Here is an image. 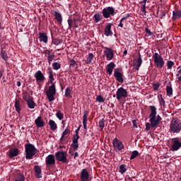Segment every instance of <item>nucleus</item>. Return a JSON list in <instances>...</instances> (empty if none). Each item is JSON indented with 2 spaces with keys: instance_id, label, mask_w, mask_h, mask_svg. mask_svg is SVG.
Returning a JSON list of instances; mask_svg holds the SVG:
<instances>
[{
  "instance_id": "nucleus-1",
  "label": "nucleus",
  "mask_w": 181,
  "mask_h": 181,
  "mask_svg": "<svg viewBox=\"0 0 181 181\" xmlns=\"http://www.w3.org/2000/svg\"><path fill=\"white\" fill-rule=\"evenodd\" d=\"M151 110V113L149 115L148 118L149 122L146 123V131H151V128H154V129H156L158 128V126L159 124H160V122L162 121V117L160 115H156L158 114L156 112V107L153 105H151L148 107Z\"/></svg>"
},
{
  "instance_id": "nucleus-2",
  "label": "nucleus",
  "mask_w": 181,
  "mask_h": 181,
  "mask_svg": "<svg viewBox=\"0 0 181 181\" xmlns=\"http://www.w3.org/2000/svg\"><path fill=\"white\" fill-rule=\"evenodd\" d=\"M169 132L170 134H180L181 132V121L180 119L173 117L170 121L169 126Z\"/></svg>"
},
{
  "instance_id": "nucleus-3",
  "label": "nucleus",
  "mask_w": 181,
  "mask_h": 181,
  "mask_svg": "<svg viewBox=\"0 0 181 181\" xmlns=\"http://www.w3.org/2000/svg\"><path fill=\"white\" fill-rule=\"evenodd\" d=\"M25 159H33V156L37 153V148L32 144L25 145Z\"/></svg>"
},
{
  "instance_id": "nucleus-4",
  "label": "nucleus",
  "mask_w": 181,
  "mask_h": 181,
  "mask_svg": "<svg viewBox=\"0 0 181 181\" xmlns=\"http://www.w3.org/2000/svg\"><path fill=\"white\" fill-rule=\"evenodd\" d=\"M153 59L154 61V64L157 69H162V67L165 66V61H163L162 55L159 54L158 52H155L153 54Z\"/></svg>"
},
{
  "instance_id": "nucleus-5",
  "label": "nucleus",
  "mask_w": 181,
  "mask_h": 181,
  "mask_svg": "<svg viewBox=\"0 0 181 181\" xmlns=\"http://www.w3.org/2000/svg\"><path fill=\"white\" fill-rule=\"evenodd\" d=\"M46 95L49 103L54 101V96L56 95V83H52V86L48 87V89L46 91Z\"/></svg>"
},
{
  "instance_id": "nucleus-6",
  "label": "nucleus",
  "mask_w": 181,
  "mask_h": 181,
  "mask_svg": "<svg viewBox=\"0 0 181 181\" xmlns=\"http://www.w3.org/2000/svg\"><path fill=\"white\" fill-rule=\"evenodd\" d=\"M113 97H116L117 100L120 101L122 98H127L128 97V91L123 87H120L117 89L116 95H114Z\"/></svg>"
},
{
  "instance_id": "nucleus-7",
  "label": "nucleus",
  "mask_w": 181,
  "mask_h": 181,
  "mask_svg": "<svg viewBox=\"0 0 181 181\" xmlns=\"http://www.w3.org/2000/svg\"><path fill=\"white\" fill-rule=\"evenodd\" d=\"M102 13L103 18L108 19L110 16H114V15H115V8L112 6L104 8L102 11Z\"/></svg>"
},
{
  "instance_id": "nucleus-8",
  "label": "nucleus",
  "mask_w": 181,
  "mask_h": 181,
  "mask_svg": "<svg viewBox=\"0 0 181 181\" xmlns=\"http://www.w3.org/2000/svg\"><path fill=\"white\" fill-rule=\"evenodd\" d=\"M181 148V141L179 140V137H175L171 139V146L170 147V151L173 152L179 151Z\"/></svg>"
},
{
  "instance_id": "nucleus-9",
  "label": "nucleus",
  "mask_w": 181,
  "mask_h": 181,
  "mask_svg": "<svg viewBox=\"0 0 181 181\" xmlns=\"http://www.w3.org/2000/svg\"><path fill=\"white\" fill-rule=\"evenodd\" d=\"M57 160L62 163H67V152L64 151H58L55 153Z\"/></svg>"
},
{
  "instance_id": "nucleus-10",
  "label": "nucleus",
  "mask_w": 181,
  "mask_h": 181,
  "mask_svg": "<svg viewBox=\"0 0 181 181\" xmlns=\"http://www.w3.org/2000/svg\"><path fill=\"white\" fill-rule=\"evenodd\" d=\"M112 145L116 152H121V151L124 148V143L117 138L113 139Z\"/></svg>"
},
{
  "instance_id": "nucleus-11",
  "label": "nucleus",
  "mask_w": 181,
  "mask_h": 181,
  "mask_svg": "<svg viewBox=\"0 0 181 181\" xmlns=\"http://www.w3.org/2000/svg\"><path fill=\"white\" fill-rule=\"evenodd\" d=\"M81 181H91V177L90 176V173L86 168H83L81 171L80 174Z\"/></svg>"
},
{
  "instance_id": "nucleus-12",
  "label": "nucleus",
  "mask_w": 181,
  "mask_h": 181,
  "mask_svg": "<svg viewBox=\"0 0 181 181\" xmlns=\"http://www.w3.org/2000/svg\"><path fill=\"white\" fill-rule=\"evenodd\" d=\"M45 165L49 168L50 166L53 167L56 165V158L54 155L49 154L45 158Z\"/></svg>"
},
{
  "instance_id": "nucleus-13",
  "label": "nucleus",
  "mask_w": 181,
  "mask_h": 181,
  "mask_svg": "<svg viewBox=\"0 0 181 181\" xmlns=\"http://www.w3.org/2000/svg\"><path fill=\"white\" fill-rule=\"evenodd\" d=\"M121 69H114V77L116 79V81H118V83H121V84H122V83H124V74H122V73H121Z\"/></svg>"
},
{
  "instance_id": "nucleus-14",
  "label": "nucleus",
  "mask_w": 181,
  "mask_h": 181,
  "mask_svg": "<svg viewBox=\"0 0 181 181\" xmlns=\"http://www.w3.org/2000/svg\"><path fill=\"white\" fill-rule=\"evenodd\" d=\"M181 18V8H179V6H175L174 8V11H173V22H175V21H179Z\"/></svg>"
},
{
  "instance_id": "nucleus-15",
  "label": "nucleus",
  "mask_w": 181,
  "mask_h": 181,
  "mask_svg": "<svg viewBox=\"0 0 181 181\" xmlns=\"http://www.w3.org/2000/svg\"><path fill=\"white\" fill-rule=\"evenodd\" d=\"M34 77H35L36 83L37 84H40V83H45V80H46L45 75H43V73H42L41 71H37L35 74Z\"/></svg>"
},
{
  "instance_id": "nucleus-16",
  "label": "nucleus",
  "mask_w": 181,
  "mask_h": 181,
  "mask_svg": "<svg viewBox=\"0 0 181 181\" xmlns=\"http://www.w3.org/2000/svg\"><path fill=\"white\" fill-rule=\"evenodd\" d=\"M78 139H80V135L74 134L73 136L71 148H72L74 151H77L78 149Z\"/></svg>"
},
{
  "instance_id": "nucleus-17",
  "label": "nucleus",
  "mask_w": 181,
  "mask_h": 181,
  "mask_svg": "<svg viewBox=\"0 0 181 181\" xmlns=\"http://www.w3.org/2000/svg\"><path fill=\"white\" fill-rule=\"evenodd\" d=\"M68 22V25H69V29H70L71 30V28H78V18H69L67 20Z\"/></svg>"
},
{
  "instance_id": "nucleus-18",
  "label": "nucleus",
  "mask_w": 181,
  "mask_h": 181,
  "mask_svg": "<svg viewBox=\"0 0 181 181\" xmlns=\"http://www.w3.org/2000/svg\"><path fill=\"white\" fill-rule=\"evenodd\" d=\"M20 151L16 148H11L8 150V158L13 159L15 156H18L20 153Z\"/></svg>"
},
{
  "instance_id": "nucleus-19",
  "label": "nucleus",
  "mask_w": 181,
  "mask_h": 181,
  "mask_svg": "<svg viewBox=\"0 0 181 181\" xmlns=\"http://www.w3.org/2000/svg\"><path fill=\"white\" fill-rule=\"evenodd\" d=\"M105 51L104 52V53L106 55L107 60H112L114 57V50L107 47H105Z\"/></svg>"
},
{
  "instance_id": "nucleus-20",
  "label": "nucleus",
  "mask_w": 181,
  "mask_h": 181,
  "mask_svg": "<svg viewBox=\"0 0 181 181\" xmlns=\"http://www.w3.org/2000/svg\"><path fill=\"white\" fill-rule=\"evenodd\" d=\"M22 104H23V101H22L19 99H16L14 107H15L16 111V112H18V114H21V111H22Z\"/></svg>"
},
{
  "instance_id": "nucleus-21",
  "label": "nucleus",
  "mask_w": 181,
  "mask_h": 181,
  "mask_svg": "<svg viewBox=\"0 0 181 181\" xmlns=\"http://www.w3.org/2000/svg\"><path fill=\"white\" fill-rule=\"evenodd\" d=\"M35 124L37 127V128H43L46 125V123L45 121H43V118H42V116H39L37 117V119L35 120Z\"/></svg>"
},
{
  "instance_id": "nucleus-22",
  "label": "nucleus",
  "mask_w": 181,
  "mask_h": 181,
  "mask_svg": "<svg viewBox=\"0 0 181 181\" xmlns=\"http://www.w3.org/2000/svg\"><path fill=\"white\" fill-rule=\"evenodd\" d=\"M116 64L114 62H110L106 66V73L107 74H109V76H111L112 74V71H114V69L116 67Z\"/></svg>"
},
{
  "instance_id": "nucleus-23",
  "label": "nucleus",
  "mask_w": 181,
  "mask_h": 181,
  "mask_svg": "<svg viewBox=\"0 0 181 181\" xmlns=\"http://www.w3.org/2000/svg\"><path fill=\"white\" fill-rule=\"evenodd\" d=\"M34 172L35 176L37 179H42V167H40V165H35Z\"/></svg>"
},
{
  "instance_id": "nucleus-24",
  "label": "nucleus",
  "mask_w": 181,
  "mask_h": 181,
  "mask_svg": "<svg viewBox=\"0 0 181 181\" xmlns=\"http://www.w3.org/2000/svg\"><path fill=\"white\" fill-rule=\"evenodd\" d=\"M90 111L84 110L83 115V129H87V122L88 121V114Z\"/></svg>"
},
{
  "instance_id": "nucleus-25",
  "label": "nucleus",
  "mask_w": 181,
  "mask_h": 181,
  "mask_svg": "<svg viewBox=\"0 0 181 181\" xmlns=\"http://www.w3.org/2000/svg\"><path fill=\"white\" fill-rule=\"evenodd\" d=\"M27 105L30 110L35 109V107H36V103H35V100H33V97L30 95L28 96V100H27Z\"/></svg>"
},
{
  "instance_id": "nucleus-26",
  "label": "nucleus",
  "mask_w": 181,
  "mask_h": 181,
  "mask_svg": "<svg viewBox=\"0 0 181 181\" xmlns=\"http://www.w3.org/2000/svg\"><path fill=\"white\" fill-rule=\"evenodd\" d=\"M47 73L49 74V81H48V84H56V83H54V77L53 76V70L52 68L49 67L47 69Z\"/></svg>"
},
{
  "instance_id": "nucleus-27",
  "label": "nucleus",
  "mask_w": 181,
  "mask_h": 181,
  "mask_svg": "<svg viewBox=\"0 0 181 181\" xmlns=\"http://www.w3.org/2000/svg\"><path fill=\"white\" fill-rule=\"evenodd\" d=\"M38 39L40 42H43V43H47L48 37L46 33H39Z\"/></svg>"
},
{
  "instance_id": "nucleus-28",
  "label": "nucleus",
  "mask_w": 181,
  "mask_h": 181,
  "mask_svg": "<svg viewBox=\"0 0 181 181\" xmlns=\"http://www.w3.org/2000/svg\"><path fill=\"white\" fill-rule=\"evenodd\" d=\"M54 16L59 25H62V23L63 22V18L62 17V14L57 11H54Z\"/></svg>"
},
{
  "instance_id": "nucleus-29",
  "label": "nucleus",
  "mask_w": 181,
  "mask_h": 181,
  "mask_svg": "<svg viewBox=\"0 0 181 181\" xmlns=\"http://www.w3.org/2000/svg\"><path fill=\"white\" fill-rule=\"evenodd\" d=\"M111 23H108L104 30L105 36H112V31H111Z\"/></svg>"
},
{
  "instance_id": "nucleus-30",
  "label": "nucleus",
  "mask_w": 181,
  "mask_h": 181,
  "mask_svg": "<svg viewBox=\"0 0 181 181\" xmlns=\"http://www.w3.org/2000/svg\"><path fill=\"white\" fill-rule=\"evenodd\" d=\"M142 64V57H141V54H139V57L136 59L135 62V69L139 70V68L141 67Z\"/></svg>"
},
{
  "instance_id": "nucleus-31",
  "label": "nucleus",
  "mask_w": 181,
  "mask_h": 181,
  "mask_svg": "<svg viewBox=\"0 0 181 181\" xmlns=\"http://www.w3.org/2000/svg\"><path fill=\"white\" fill-rule=\"evenodd\" d=\"M51 131H56L57 129V124H56V122L53 119H49L48 122Z\"/></svg>"
},
{
  "instance_id": "nucleus-32",
  "label": "nucleus",
  "mask_w": 181,
  "mask_h": 181,
  "mask_svg": "<svg viewBox=\"0 0 181 181\" xmlns=\"http://www.w3.org/2000/svg\"><path fill=\"white\" fill-rule=\"evenodd\" d=\"M102 20H103V15H101V13H96L94 14L93 21L95 23H98V22H100V21H102Z\"/></svg>"
},
{
  "instance_id": "nucleus-33",
  "label": "nucleus",
  "mask_w": 181,
  "mask_h": 181,
  "mask_svg": "<svg viewBox=\"0 0 181 181\" xmlns=\"http://www.w3.org/2000/svg\"><path fill=\"white\" fill-rule=\"evenodd\" d=\"M0 56L2 57V59L8 62V53L6 52V51L4 49V47L1 48V53H0Z\"/></svg>"
},
{
  "instance_id": "nucleus-34",
  "label": "nucleus",
  "mask_w": 181,
  "mask_h": 181,
  "mask_svg": "<svg viewBox=\"0 0 181 181\" xmlns=\"http://www.w3.org/2000/svg\"><path fill=\"white\" fill-rule=\"evenodd\" d=\"M166 93L168 97H172V95H173V89L171 86H166Z\"/></svg>"
},
{
  "instance_id": "nucleus-35",
  "label": "nucleus",
  "mask_w": 181,
  "mask_h": 181,
  "mask_svg": "<svg viewBox=\"0 0 181 181\" xmlns=\"http://www.w3.org/2000/svg\"><path fill=\"white\" fill-rule=\"evenodd\" d=\"M158 101L160 106L163 105V107L165 108V106L166 105V102H165V99H163V96L162 94H160L158 95Z\"/></svg>"
},
{
  "instance_id": "nucleus-36",
  "label": "nucleus",
  "mask_w": 181,
  "mask_h": 181,
  "mask_svg": "<svg viewBox=\"0 0 181 181\" xmlns=\"http://www.w3.org/2000/svg\"><path fill=\"white\" fill-rule=\"evenodd\" d=\"M93 59H94V54L93 53L88 54L87 60L85 61V63L86 64H91V62H93Z\"/></svg>"
},
{
  "instance_id": "nucleus-37",
  "label": "nucleus",
  "mask_w": 181,
  "mask_h": 181,
  "mask_svg": "<svg viewBox=\"0 0 181 181\" xmlns=\"http://www.w3.org/2000/svg\"><path fill=\"white\" fill-rule=\"evenodd\" d=\"M71 134V131L70 129H69L68 128H66L62 134V136L60 138V141H63V139H64V137L66 136V135H70Z\"/></svg>"
},
{
  "instance_id": "nucleus-38",
  "label": "nucleus",
  "mask_w": 181,
  "mask_h": 181,
  "mask_svg": "<svg viewBox=\"0 0 181 181\" xmlns=\"http://www.w3.org/2000/svg\"><path fill=\"white\" fill-rule=\"evenodd\" d=\"M119 173H121V175H124V173L127 172V165L125 164H122L119 165Z\"/></svg>"
},
{
  "instance_id": "nucleus-39",
  "label": "nucleus",
  "mask_w": 181,
  "mask_h": 181,
  "mask_svg": "<svg viewBox=\"0 0 181 181\" xmlns=\"http://www.w3.org/2000/svg\"><path fill=\"white\" fill-rule=\"evenodd\" d=\"M65 96L67 98H71V88L70 87H67L65 90Z\"/></svg>"
},
{
  "instance_id": "nucleus-40",
  "label": "nucleus",
  "mask_w": 181,
  "mask_h": 181,
  "mask_svg": "<svg viewBox=\"0 0 181 181\" xmlns=\"http://www.w3.org/2000/svg\"><path fill=\"white\" fill-rule=\"evenodd\" d=\"M56 117L58 118V119H59V121H62L64 117V115L62 112V111L58 110L56 113Z\"/></svg>"
},
{
  "instance_id": "nucleus-41",
  "label": "nucleus",
  "mask_w": 181,
  "mask_h": 181,
  "mask_svg": "<svg viewBox=\"0 0 181 181\" xmlns=\"http://www.w3.org/2000/svg\"><path fill=\"white\" fill-rule=\"evenodd\" d=\"M104 127H105V120L104 119H102L99 121V127L100 131H103V129H104Z\"/></svg>"
},
{
  "instance_id": "nucleus-42",
  "label": "nucleus",
  "mask_w": 181,
  "mask_h": 181,
  "mask_svg": "<svg viewBox=\"0 0 181 181\" xmlns=\"http://www.w3.org/2000/svg\"><path fill=\"white\" fill-rule=\"evenodd\" d=\"M62 67V64L59 62H54L52 64V69L53 70H59Z\"/></svg>"
},
{
  "instance_id": "nucleus-43",
  "label": "nucleus",
  "mask_w": 181,
  "mask_h": 181,
  "mask_svg": "<svg viewBox=\"0 0 181 181\" xmlns=\"http://www.w3.org/2000/svg\"><path fill=\"white\" fill-rule=\"evenodd\" d=\"M139 155V152H138V151H134L133 152H132V155L130 156V160L135 159V158H136Z\"/></svg>"
},
{
  "instance_id": "nucleus-44",
  "label": "nucleus",
  "mask_w": 181,
  "mask_h": 181,
  "mask_svg": "<svg viewBox=\"0 0 181 181\" xmlns=\"http://www.w3.org/2000/svg\"><path fill=\"white\" fill-rule=\"evenodd\" d=\"M54 59V53H52V54H49L47 57V62L49 64H52V62Z\"/></svg>"
},
{
  "instance_id": "nucleus-45",
  "label": "nucleus",
  "mask_w": 181,
  "mask_h": 181,
  "mask_svg": "<svg viewBox=\"0 0 181 181\" xmlns=\"http://www.w3.org/2000/svg\"><path fill=\"white\" fill-rule=\"evenodd\" d=\"M175 66V62L173 61H168L167 62V69L168 70H172V67Z\"/></svg>"
},
{
  "instance_id": "nucleus-46",
  "label": "nucleus",
  "mask_w": 181,
  "mask_h": 181,
  "mask_svg": "<svg viewBox=\"0 0 181 181\" xmlns=\"http://www.w3.org/2000/svg\"><path fill=\"white\" fill-rule=\"evenodd\" d=\"M96 101L98 103H104V101H105V99H104V98L103 97V95H99L96 97Z\"/></svg>"
},
{
  "instance_id": "nucleus-47",
  "label": "nucleus",
  "mask_w": 181,
  "mask_h": 181,
  "mask_svg": "<svg viewBox=\"0 0 181 181\" xmlns=\"http://www.w3.org/2000/svg\"><path fill=\"white\" fill-rule=\"evenodd\" d=\"M152 86L154 91H158L159 90V87H160L159 83H152Z\"/></svg>"
},
{
  "instance_id": "nucleus-48",
  "label": "nucleus",
  "mask_w": 181,
  "mask_h": 181,
  "mask_svg": "<svg viewBox=\"0 0 181 181\" xmlns=\"http://www.w3.org/2000/svg\"><path fill=\"white\" fill-rule=\"evenodd\" d=\"M52 42L54 43V45H55L56 46H59V45L60 43H62V40L57 39V38H52Z\"/></svg>"
},
{
  "instance_id": "nucleus-49",
  "label": "nucleus",
  "mask_w": 181,
  "mask_h": 181,
  "mask_svg": "<svg viewBox=\"0 0 181 181\" xmlns=\"http://www.w3.org/2000/svg\"><path fill=\"white\" fill-rule=\"evenodd\" d=\"M141 12L144 13L145 16H146V6L142 5L140 8Z\"/></svg>"
},
{
  "instance_id": "nucleus-50",
  "label": "nucleus",
  "mask_w": 181,
  "mask_h": 181,
  "mask_svg": "<svg viewBox=\"0 0 181 181\" xmlns=\"http://www.w3.org/2000/svg\"><path fill=\"white\" fill-rule=\"evenodd\" d=\"M76 66H78V64L76 62V61L74 59L69 61V67H75Z\"/></svg>"
},
{
  "instance_id": "nucleus-51",
  "label": "nucleus",
  "mask_w": 181,
  "mask_h": 181,
  "mask_svg": "<svg viewBox=\"0 0 181 181\" xmlns=\"http://www.w3.org/2000/svg\"><path fill=\"white\" fill-rule=\"evenodd\" d=\"M145 32L146 33V36H152L153 35V33L148 28H145Z\"/></svg>"
},
{
  "instance_id": "nucleus-52",
  "label": "nucleus",
  "mask_w": 181,
  "mask_h": 181,
  "mask_svg": "<svg viewBox=\"0 0 181 181\" xmlns=\"http://www.w3.org/2000/svg\"><path fill=\"white\" fill-rule=\"evenodd\" d=\"M122 21V18L120 20V22L118 25L119 28H124V23L127 22L126 21Z\"/></svg>"
},
{
  "instance_id": "nucleus-53",
  "label": "nucleus",
  "mask_w": 181,
  "mask_h": 181,
  "mask_svg": "<svg viewBox=\"0 0 181 181\" xmlns=\"http://www.w3.org/2000/svg\"><path fill=\"white\" fill-rule=\"evenodd\" d=\"M131 16V14L129 13H127L125 16H124L122 18V21H125L127 22V19H128V18H129Z\"/></svg>"
},
{
  "instance_id": "nucleus-54",
  "label": "nucleus",
  "mask_w": 181,
  "mask_h": 181,
  "mask_svg": "<svg viewBox=\"0 0 181 181\" xmlns=\"http://www.w3.org/2000/svg\"><path fill=\"white\" fill-rule=\"evenodd\" d=\"M132 124H133L134 128H138V124H136V119H133Z\"/></svg>"
},
{
  "instance_id": "nucleus-55",
  "label": "nucleus",
  "mask_w": 181,
  "mask_h": 181,
  "mask_svg": "<svg viewBox=\"0 0 181 181\" xmlns=\"http://www.w3.org/2000/svg\"><path fill=\"white\" fill-rule=\"evenodd\" d=\"M81 126H79L76 130H75V135H78V132H80V128Z\"/></svg>"
},
{
  "instance_id": "nucleus-56",
  "label": "nucleus",
  "mask_w": 181,
  "mask_h": 181,
  "mask_svg": "<svg viewBox=\"0 0 181 181\" xmlns=\"http://www.w3.org/2000/svg\"><path fill=\"white\" fill-rule=\"evenodd\" d=\"M45 54H48V56H49V54H50V53H52V49H47V50H45Z\"/></svg>"
},
{
  "instance_id": "nucleus-57",
  "label": "nucleus",
  "mask_w": 181,
  "mask_h": 181,
  "mask_svg": "<svg viewBox=\"0 0 181 181\" xmlns=\"http://www.w3.org/2000/svg\"><path fill=\"white\" fill-rule=\"evenodd\" d=\"M148 0H143L139 2V4H141L142 5L146 6V2Z\"/></svg>"
},
{
  "instance_id": "nucleus-58",
  "label": "nucleus",
  "mask_w": 181,
  "mask_h": 181,
  "mask_svg": "<svg viewBox=\"0 0 181 181\" xmlns=\"http://www.w3.org/2000/svg\"><path fill=\"white\" fill-rule=\"evenodd\" d=\"M23 100H25L26 103H28V100H29V98H28V95H23Z\"/></svg>"
},
{
  "instance_id": "nucleus-59",
  "label": "nucleus",
  "mask_w": 181,
  "mask_h": 181,
  "mask_svg": "<svg viewBox=\"0 0 181 181\" xmlns=\"http://www.w3.org/2000/svg\"><path fill=\"white\" fill-rule=\"evenodd\" d=\"M123 56H127V54H128V51L126 49V50H124V52H123Z\"/></svg>"
},
{
  "instance_id": "nucleus-60",
  "label": "nucleus",
  "mask_w": 181,
  "mask_h": 181,
  "mask_svg": "<svg viewBox=\"0 0 181 181\" xmlns=\"http://www.w3.org/2000/svg\"><path fill=\"white\" fill-rule=\"evenodd\" d=\"M21 81H17V83H16V85L18 86V87H21Z\"/></svg>"
},
{
  "instance_id": "nucleus-61",
  "label": "nucleus",
  "mask_w": 181,
  "mask_h": 181,
  "mask_svg": "<svg viewBox=\"0 0 181 181\" xmlns=\"http://www.w3.org/2000/svg\"><path fill=\"white\" fill-rule=\"evenodd\" d=\"M77 156H78V152H76L75 154H74V159H76V158H77Z\"/></svg>"
},
{
  "instance_id": "nucleus-62",
  "label": "nucleus",
  "mask_w": 181,
  "mask_h": 181,
  "mask_svg": "<svg viewBox=\"0 0 181 181\" xmlns=\"http://www.w3.org/2000/svg\"><path fill=\"white\" fill-rule=\"evenodd\" d=\"M3 74L1 71H0V78H2Z\"/></svg>"
},
{
  "instance_id": "nucleus-63",
  "label": "nucleus",
  "mask_w": 181,
  "mask_h": 181,
  "mask_svg": "<svg viewBox=\"0 0 181 181\" xmlns=\"http://www.w3.org/2000/svg\"><path fill=\"white\" fill-rule=\"evenodd\" d=\"M60 50H62V49H57V52H60Z\"/></svg>"
},
{
  "instance_id": "nucleus-64",
  "label": "nucleus",
  "mask_w": 181,
  "mask_h": 181,
  "mask_svg": "<svg viewBox=\"0 0 181 181\" xmlns=\"http://www.w3.org/2000/svg\"><path fill=\"white\" fill-rule=\"evenodd\" d=\"M62 90H63L64 88V87H61Z\"/></svg>"
}]
</instances>
